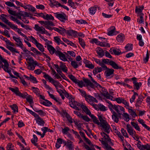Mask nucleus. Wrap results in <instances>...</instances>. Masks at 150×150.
<instances>
[{
	"label": "nucleus",
	"mask_w": 150,
	"mask_h": 150,
	"mask_svg": "<svg viewBox=\"0 0 150 150\" xmlns=\"http://www.w3.org/2000/svg\"><path fill=\"white\" fill-rule=\"evenodd\" d=\"M108 103L109 104V108L111 111H114L112 109V108H113L115 109L117 112H121V111H122L124 112H125V109L123 107L120 105H113L110 102H108Z\"/></svg>",
	"instance_id": "1"
},
{
	"label": "nucleus",
	"mask_w": 150,
	"mask_h": 150,
	"mask_svg": "<svg viewBox=\"0 0 150 150\" xmlns=\"http://www.w3.org/2000/svg\"><path fill=\"white\" fill-rule=\"evenodd\" d=\"M9 89L14 93L16 95L23 98H25L28 95L26 92H25L23 94L21 93L20 92L18 88L16 87L15 88V89L9 87Z\"/></svg>",
	"instance_id": "2"
},
{
	"label": "nucleus",
	"mask_w": 150,
	"mask_h": 150,
	"mask_svg": "<svg viewBox=\"0 0 150 150\" xmlns=\"http://www.w3.org/2000/svg\"><path fill=\"white\" fill-rule=\"evenodd\" d=\"M43 74H45L43 76L45 79H48L49 80L50 82H51L54 85L56 88H58L57 87L59 84H60L59 82L58 81L54 80V79L49 75L46 74L45 72H44Z\"/></svg>",
	"instance_id": "3"
},
{
	"label": "nucleus",
	"mask_w": 150,
	"mask_h": 150,
	"mask_svg": "<svg viewBox=\"0 0 150 150\" xmlns=\"http://www.w3.org/2000/svg\"><path fill=\"white\" fill-rule=\"evenodd\" d=\"M55 16L61 21L65 22L68 19V17L64 13H54Z\"/></svg>",
	"instance_id": "4"
},
{
	"label": "nucleus",
	"mask_w": 150,
	"mask_h": 150,
	"mask_svg": "<svg viewBox=\"0 0 150 150\" xmlns=\"http://www.w3.org/2000/svg\"><path fill=\"white\" fill-rule=\"evenodd\" d=\"M100 126L102 128V130L107 134H109L110 133L111 127L110 126L107 122H105V123H102L100 124Z\"/></svg>",
	"instance_id": "5"
},
{
	"label": "nucleus",
	"mask_w": 150,
	"mask_h": 150,
	"mask_svg": "<svg viewBox=\"0 0 150 150\" xmlns=\"http://www.w3.org/2000/svg\"><path fill=\"white\" fill-rule=\"evenodd\" d=\"M69 103L70 106L74 109L79 110H81L80 107L81 104L79 102L74 101H74H71L70 102H69Z\"/></svg>",
	"instance_id": "6"
},
{
	"label": "nucleus",
	"mask_w": 150,
	"mask_h": 150,
	"mask_svg": "<svg viewBox=\"0 0 150 150\" xmlns=\"http://www.w3.org/2000/svg\"><path fill=\"white\" fill-rule=\"evenodd\" d=\"M34 29L37 31L41 32L42 34H45L50 36V34L43 27H40L38 24L35 25Z\"/></svg>",
	"instance_id": "7"
},
{
	"label": "nucleus",
	"mask_w": 150,
	"mask_h": 150,
	"mask_svg": "<svg viewBox=\"0 0 150 150\" xmlns=\"http://www.w3.org/2000/svg\"><path fill=\"white\" fill-rule=\"evenodd\" d=\"M55 54L56 56H58L61 60L63 61H68L65 55L60 51L57 50L55 52Z\"/></svg>",
	"instance_id": "8"
},
{
	"label": "nucleus",
	"mask_w": 150,
	"mask_h": 150,
	"mask_svg": "<svg viewBox=\"0 0 150 150\" xmlns=\"http://www.w3.org/2000/svg\"><path fill=\"white\" fill-rule=\"evenodd\" d=\"M137 146L141 150H144L145 149L146 150H150V145L148 144L141 145V144H137Z\"/></svg>",
	"instance_id": "9"
},
{
	"label": "nucleus",
	"mask_w": 150,
	"mask_h": 150,
	"mask_svg": "<svg viewBox=\"0 0 150 150\" xmlns=\"http://www.w3.org/2000/svg\"><path fill=\"white\" fill-rule=\"evenodd\" d=\"M96 51L99 58H101L104 55V51L100 47H97L96 49Z\"/></svg>",
	"instance_id": "10"
},
{
	"label": "nucleus",
	"mask_w": 150,
	"mask_h": 150,
	"mask_svg": "<svg viewBox=\"0 0 150 150\" xmlns=\"http://www.w3.org/2000/svg\"><path fill=\"white\" fill-rule=\"evenodd\" d=\"M102 92L101 93L102 95L105 97H106V98L108 99H110L112 96H111L108 93L107 90L104 88H102V89L101 90Z\"/></svg>",
	"instance_id": "11"
},
{
	"label": "nucleus",
	"mask_w": 150,
	"mask_h": 150,
	"mask_svg": "<svg viewBox=\"0 0 150 150\" xmlns=\"http://www.w3.org/2000/svg\"><path fill=\"white\" fill-rule=\"evenodd\" d=\"M115 28L114 26H112L110 27L108 35L109 36H112L116 35L118 33L115 31Z\"/></svg>",
	"instance_id": "12"
},
{
	"label": "nucleus",
	"mask_w": 150,
	"mask_h": 150,
	"mask_svg": "<svg viewBox=\"0 0 150 150\" xmlns=\"http://www.w3.org/2000/svg\"><path fill=\"white\" fill-rule=\"evenodd\" d=\"M114 70L113 69L108 68L105 71V74L106 77H108L112 76L111 77H112V75L114 74Z\"/></svg>",
	"instance_id": "13"
},
{
	"label": "nucleus",
	"mask_w": 150,
	"mask_h": 150,
	"mask_svg": "<svg viewBox=\"0 0 150 150\" xmlns=\"http://www.w3.org/2000/svg\"><path fill=\"white\" fill-rule=\"evenodd\" d=\"M110 51V52H112V54L113 53L117 55H119L121 53L120 50L117 48L112 47L111 48Z\"/></svg>",
	"instance_id": "14"
},
{
	"label": "nucleus",
	"mask_w": 150,
	"mask_h": 150,
	"mask_svg": "<svg viewBox=\"0 0 150 150\" xmlns=\"http://www.w3.org/2000/svg\"><path fill=\"white\" fill-rule=\"evenodd\" d=\"M50 5L52 7H54V6H55L57 7H60L61 5V4L59 3L58 1H56L53 0H50Z\"/></svg>",
	"instance_id": "15"
},
{
	"label": "nucleus",
	"mask_w": 150,
	"mask_h": 150,
	"mask_svg": "<svg viewBox=\"0 0 150 150\" xmlns=\"http://www.w3.org/2000/svg\"><path fill=\"white\" fill-rule=\"evenodd\" d=\"M112 112V117L113 120L116 123H118L119 121V116L114 111H111Z\"/></svg>",
	"instance_id": "16"
},
{
	"label": "nucleus",
	"mask_w": 150,
	"mask_h": 150,
	"mask_svg": "<svg viewBox=\"0 0 150 150\" xmlns=\"http://www.w3.org/2000/svg\"><path fill=\"white\" fill-rule=\"evenodd\" d=\"M110 65L115 69H122V68L121 67L119 66L117 64L112 61L110 62Z\"/></svg>",
	"instance_id": "17"
},
{
	"label": "nucleus",
	"mask_w": 150,
	"mask_h": 150,
	"mask_svg": "<svg viewBox=\"0 0 150 150\" xmlns=\"http://www.w3.org/2000/svg\"><path fill=\"white\" fill-rule=\"evenodd\" d=\"M127 129L130 135L133 137L134 135V129L129 124L127 125Z\"/></svg>",
	"instance_id": "18"
},
{
	"label": "nucleus",
	"mask_w": 150,
	"mask_h": 150,
	"mask_svg": "<svg viewBox=\"0 0 150 150\" xmlns=\"http://www.w3.org/2000/svg\"><path fill=\"white\" fill-rule=\"evenodd\" d=\"M63 93L65 95V96L69 99L70 101H74V98L71 95L67 92L65 89H63Z\"/></svg>",
	"instance_id": "19"
},
{
	"label": "nucleus",
	"mask_w": 150,
	"mask_h": 150,
	"mask_svg": "<svg viewBox=\"0 0 150 150\" xmlns=\"http://www.w3.org/2000/svg\"><path fill=\"white\" fill-rule=\"evenodd\" d=\"M59 67L64 72H67L68 70L67 67H66L65 64L62 62H60Z\"/></svg>",
	"instance_id": "20"
},
{
	"label": "nucleus",
	"mask_w": 150,
	"mask_h": 150,
	"mask_svg": "<svg viewBox=\"0 0 150 150\" xmlns=\"http://www.w3.org/2000/svg\"><path fill=\"white\" fill-rule=\"evenodd\" d=\"M125 38V35L122 34H120L118 35L116 38L117 40L120 42H122L124 40Z\"/></svg>",
	"instance_id": "21"
},
{
	"label": "nucleus",
	"mask_w": 150,
	"mask_h": 150,
	"mask_svg": "<svg viewBox=\"0 0 150 150\" xmlns=\"http://www.w3.org/2000/svg\"><path fill=\"white\" fill-rule=\"evenodd\" d=\"M47 49L51 54L52 55L57 52L55 48L52 45H48L47 46Z\"/></svg>",
	"instance_id": "22"
},
{
	"label": "nucleus",
	"mask_w": 150,
	"mask_h": 150,
	"mask_svg": "<svg viewBox=\"0 0 150 150\" xmlns=\"http://www.w3.org/2000/svg\"><path fill=\"white\" fill-rule=\"evenodd\" d=\"M71 64L72 66L74 69H76L79 66L82 65L81 62H77L75 61H71Z\"/></svg>",
	"instance_id": "23"
},
{
	"label": "nucleus",
	"mask_w": 150,
	"mask_h": 150,
	"mask_svg": "<svg viewBox=\"0 0 150 150\" xmlns=\"http://www.w3.org/2000/svg\"><path fill=\"white\" fill-rule=\"evenodd\" d=\"M4 64L3 65L2 62L0 61V68H2L5 71L8 68L9 64L6 60V63H4Z\"/></svg>",
	"instance_id": "24"
},
{
	"label": "nucleus",
	"mask_w": 150,
	"mask_h": 150,
	"mask_svg": "<svg viewBox=\"0 0 150 150\" xmlns=\"http://www.w3.org/2000/svg\"><path fill=\"white\" fill-rule=\"evenodd\" d=\"M80 107L81 109L82 108L83 110L87 115H89L91 113L90 110L88 109L86 106L83 105V104H81Z\"/></svg>",
	"instance_id": "25"
},
{
	"label": "nucleus",
	"mask_w": 150,
	"mask_h": 150,
	"mask_svg": "<svg viewBox=\"0 0 150 150\" xmlns=\"http://www.w3.org/2000/svg\"><path fill=\"white\" fill-rule=\"evenodd\" d=\"M85 100L86 101H94L96 103H98V100L95 98L90 95H88L86 97V98Z\"/></svg>",
	"instance_id": "26"
},
{
	"label": "nucleus",
	"mask_w": 150,
	"mask_h": 150,
	"mask_svg": "<svg viewBox=\"0 0 150 150\" xmlns=\"http://www.w3.org/2000/svg\"><path fill=\"white\" fill-rule=\"evenodd\" d=\"M61 29H59V28H54L53 29L55 31L57 32L60 34L62 35L66 32V30L62 27L60 28Z\"/></svg>",
	"instance_id": "27"
},
{
	"label": "nucleus",
	"mask_w": 150,
	"mask_h": 150,
	"mask_svg": "<svg viewBox=\"0 0 150 150\" xmlns=\"http://www.w3.org/2000/svg\"><path fill=\"white\" fill-rule=\"evenodd\" d=\"M67 33L69 36H73L75 37L77 35V32L73 30H68Z\"/></svg>",
	"instance_id": "28"
},
{
	"label": "nucleus",
	"mask_w": 150,
	"mask_h": 150,
	"mask_svg": "<svg viewBox=\"0 0 150 150\" xmlns=\"http://www.w3.org/2000/svg\"><path fill=\"white\" fill-rule=\"evenodd\" d=\"M101 143L104 145L105 148L107 150H115L113 149L110 146L108 143L104 141H101Z\"/></svg>",
	"instance_id": "29"
},
{
	"label": "nucleus",
	"mask_w": 150,
	"mask_h": 150,
	"mask_svg": "<svg viewBox=\"0 0 150 150\" xmlns=\"http://www.w3.org/2000/svg\"><path fill=\"white\" fill-rule=\"evenodd\" d=\"M83 80L84 82L87 84V86H90L91 88H94V85L90 80L85 78L83 79Z\"/></svg>",
	"instance_id": "30"
},
{
	"label": "nucleus",
	"mask_w": 150,
	"mask_h": 150,
	"mask_svg": "<svg viewBox=\"0 0 150 150\" xmlns=\"http://www.w3.org/2000/svg\"><path fill=\"white\" fill-rule=\"evenodd\" d=\"M103 71L102 68L101 67H96L93 70V73L94 75L98 73L101 72Z\"/></svg>",
	"instance_id": "31"
},
{
	"label": "nucleus",
	"mask_w": 150,
	"mask_h": 150,
	"mask_svg": "<svg viewBox=\"0 0 150 150\" xmlns=\"http://www.w3.org/2000/svg\"><path fill=\"white\" fill-rule=\"evenodd\" d=\"M36 122L38 125L41 126H44L45 122L40 117H39L38 119L36 120Z\"/></svg>",
	"instance_id": "32"
},
{
	"label": "nucleus",
	"mask_w": 150,
	"mask_h": 150,
	"mask_svg": "<svg viewBox=\"0 0 150 150\" xmlns=\"http://www.w3.org/2000/svg\"><path fill=\"white\" fill-rule=\"evenodd\" d=\"M122 115L124 120L127 122H128L130 119L129 115L127 113L124 112L122 114Z\"/></svg>",
	"instance_id": "33"
},
{
	"label": "nucleus",
	"mask_w": 150,
	"mask_h": 150,
	"mask_svg": "<svg viewBox=\"0 0 150 150\" xmlns=\"http://www.w3.org/2000/svg\"><path fill=\"white\" fill-rule=\"evenodd\" d=\"M114 132L116 133V134L118 136L121 140L122 141H123L124 140V137L121 135L120 132H119L116 129H115L114 130Z\"/></svg>",
	"instance_id": "34"
},
{
	"label": "nucleus",
	"mask_w": 150,
	"mask_h": 150,
	"mask_svg": "<svg viewBox=\"0 0 150 150\" xmlns=\"http://www.w3.org/2000/svg\"><path fill=\"white\" fill-rule=\"evenodd\" d=\"M29 62H28V63H30L31 64H35V66H39V64L38 62L36 61H35L33 58L31 57L28 59Z\"/></svg>",
	"instance_id": "35"
},
{
	"label": "nucleus",
	"mask_w": 150,
	"mask_h": 150,
	"mask_svg": "<svg viewBox=\"0 0 150 150\" xmlns=\"http://www.w3.org/2000/svg\"><path fill=\"white\" fill-rule=\"evenodd\" d=\"M127 109L128 110L129 113L132 117H135L136 116H137V115L136 114L135 112L133 110L130 109L129 108H127Z\"/></svg>",
	"instance_id": "36"
},
{
	"label": "nucleus",
	"mask_w": 150,
	"mask_h": 150,
	"mask_svg": "<svg viewBox=\"0 0 150 150\" xmlns=\"http://www.w3.org/2000/svg\"><path fill=\"white\" fill-rule=\"evenodd\" d=\"M13 38L16 42H17V43L16 44V45L17 46H18V45H20V44H22V41H21L20 37L17 38L15 36H13Z\"/></svg>",
	"instance_id": "37"
},
{
	"label": "nucleus",
	"mask_w": 150,
	"mask_h": 150,
	"mask_svg": "<svg viewBox=\"0 0 150 150\" xmlns=\"http://www.w3.org/2000/svg\"><path fill=\"white\" fill-rule=\"evenodd\" d=\"M140 18H137V21L139 24H144V14H142L141 15H140Z\"/></svg>",
	"instance_id": "38"
},
{
	"label": "nucleus",
	"mask_w": 150,
	"mask_h": 150,
	"mask_svg": "<svg viewBox=\"0 0 150 150\" xmlns=\"http://www.w3.org/2000/svg\"><path fill=\"white\" fill-rule=\"evenodd\" d=\"M35 45L40 51L43 52L44 51V48L43 46L40 43L38 42Z\"/></svg>",
	"instance_id": "39"
},
{
	"label": "nucleus",
	"mask_w": 150,
	"mask_h": 150,
	"mask_svg": "<svg viewBox=\"0 0 150 150\" xmlns=\"http://www.w3.org/2000/svg\"><path fill=\"white\" fill-rule=\"evenodd\" d=\"M10 107L13 110L14 113H15L16 112H18V107L16 104H14L12 105H11Z\"/></svg>",
	"instance_id": "40"
},
{
	"label": "nucleus",
	"mask_w": 150,
	"mask_h": 150,
	"mask_svg": "<svg viewBox=\"0 0 150 150\" xmlns=\"http://www.w3.org/2000/svg\"><path fill=\"white\" fill-rule=\"evenodd\" d=\"M31 89L33 90V92L35 93L37 96L39 95L40 94V91L38 88L34 87H32Z\"/></svg>",
	"instance_id": "41"
},
{
	"label": "nucleus",
	"mask_w": 150,
	"mask_h": 150,
	"mask_svg": "<svg viewBox=\"0 0 150 150\" xmlns=\"http://www.w3.org/2000/svg\"><path fill=\"white\" fill-rule=\"evenodd\" d=\"M131 124L137 130L139 131H140V128L137 123H135L134 122H131Z\"/></svg>",
	"instance_id": "42"
},
{
	"label": "nucleus",
	"mask_w": 150,
	"mask_h": 150,
	"mask_svg": "<svg viewBox=\"0 0 150 150\" xmlns=\"http://www.w3.org/2000/svg\"><path fill=\"white\" fill-rule=\"evenodd\" d=\"M10 18L11 20L13 21L16 22V23L18 24H20L21 25V24L23 23H21L20 21H19L17 18H16L12 16H11Z\"/></svg>",
	"instance_id": "43"
},
{
	"label": "nucleus",
	"mask_w": 150,
	"mask_h": 150,
	"mask_svg": "<svg viewBox=\"0 0 150 150\" xmlns=\"http://www.w3.org/2000/svg\"><path fill=\"white\" fill-rule=\"evenodd\" d=\"M6 47L11 52L13 53L15 52L18 53H19V52L17 51L15 48H13L12 47L8 46Z\"/></svg>",
	"instance_id": "44"
},
{
	"label": "nucleus",
	"mask_w": 150,
	"mask_h": 150,
	"mask_svg": "<svg viewBox=\"0 0 150 150\" xmlns=\"http://www.w3.org/2000/svg\"><path fill=\"white\" fill-rule=\"evenodd\" d=\"M35 66L34 64L28 63V68L30 70H33L35 69Z\"/></svg>",
	"instance_id": "45"
},
{
	"label": "nucleus",
	"mask_w": 150,
	"mask_h": 150,
	"mask_svg": "<svg viewBox=\"0 0 150 150\" xmlns=\"http://www.w3.org/2000/svg\"><path fill=\"white\" fill-rule=\"evenodd\" d=\"M90 13L91 15H93L95 13L96 11V8L95 7H92L89 9Z\"/></svg>",
	"instance_id": "46"
},
{
	"label": "nucleus",
	"mask_w": 150,
	"mask_h": 150,
	"mask_svg": "<svg viewBox=\"0 0 150 150\" xmlns=\"http://www.w3.org/2000/svg\"><path fill=\"white\" fill-rule=\"evenodd\" d=\"M132 44H128L125 47V48L127 51L131 50H132Z\"/></svg>",
	"instance_id": "47"
},
{
	"label": "nucleus",
	"mask_w": 150,
	"mask_h": 150,
	"mask_svg": "<svg viewBox=\"0 0 150 150\" xmlns=\"http://www.w3.org/2000/svg\"><path fill=\"white\" fill-rule=\"evenodd\" d=\"M42 103L43 105L47 106H50L52 104L50 101L46 99Z\"/></svg>",
	"instance_id": "48"
},
{
	"label": "nucleus",
	"mask_w": 150,
	"mask_h": 150,
	"mask_svg": "<svg viewBox=\"0 0 150 150\" xmlns=\"http://www.w3.org/2000/svg\"><path fill=\"white\" fill-rule=\"evenodd\" d=\"M99 110L101 111H105L107 110L106 108L103 105L100 104H98Z\"/></svg>",
	"instance_id": "49"
},
{
	"label": "nucleus",
	"mask_w": 150,
	"mask_h": 150,
	"mask_svg": "<svg viewBox=\"0 0 150 150\" xmlns=\"http://www.w3.org/2000/svg\"><path fill=\"white\" fill-rule=\"evenodd\" d=\"M68 76L74 82V83H77V79L73 75L69 74L68 75Z\"/></svg>",
	"instance_id": "50"
},
{
	"label": "nucleus",
	"mask_w": 150,
	"mask_h": 150,
	"mask_svg": "<svg viewBox=\"0 0 150 150\" xmlns=\"http://www.w3.org/2000/svg\"><path fill=\"white\" fill-rule=\"evenodd\" d=\"M8 25L10 26L11 28L15 30H16H16L18 29V28H17V26H16L14 24H12L11 22L9 23Z\"/></svg>",
	"instance_id": "51"
},
{
	"label": "nucleus",
	"mask_w": 150,
	"mask_h": 150,
	"mask_svg": "<svg viewBox=\"0 0 150 150\" xmlns=\"http://www.w3.org/2000/svg\"><path fill=\"white\" fill-rule=\"evenodd\" d=\"M48 128L46 127H43L41 128V130L43 132L42 138H43L45 135V133L47 131Z\"/></svg>",
	"instance_id": "52"
},
{
	"label": "nucleus",
	"mask_w": 150,
	"mask_h": 150,
	"mask_svg": "<svg viewBox=\"0 0 150 150\" xmlns=\"http://www.w3.org/2000/svg\"><path fill=\"white\" fill-rule=\"evenodd\" d=\"M0 19H1L3 22L7 25L10 22L5 17L1 15L0 16Z\"/></svg>",
	"instance_id": "53"
},
{
	"label": "nucleus",
	"mask_w": 150,
	"mask_h": 150,
	"mask_svg": "<svg viewBox=\"0 0 150 150\" xmlns=\"http://www.w3.org/2000/svg\"><path fill=\"white\" fill-rule=\"evenodd\" d=\"M45 19L48 20H53L54 18L51 15L47 14L45 15Z\"/></svg>",
	"instance_id": "54"
},
{
	"label": "nucleus",
	"mask_w": 150,
	"mask_h": 150,
	"mask_svg": "<svg viewBox=\"0 0 150 150\" xmlns=\"http://www.w3.org/2000/svg\"><path fill=\"white\" fill-rule=\"evenodd\" d=\"M79 42L81 47L84 48L85 47V44L84 40L81 38H79Z\"/></svg>",
	"instance_id": "55"
},
{
	"label": "nucleus",
	"mask_w": 150,
	"mask_h": 150,
	"mask_svg": "<svg viewBox=\"0 0 150 150\" xmlns=\"http://www.w3.org/2000/svg\"><path fill=\"white\" fill-rule=\"evenodd\" d=\"M30 80L32 82L34 83H38V81H37L36 78L34 77L33 76H32L31 74L30 75Z\"/></svg>",
	"instance_id": "56"
},
{
	"label": "nucleus",
	"mask_w": 150,
	"mask_h": 150,
	"mask_svg": "<svg viewBox=\"0 0 150 150\" xmlns=\"http://www.w3.org/2000/svg\"><path fill=\"white\" fill-rule=\"evenodd\" d=\"M72 143V142L71 141L67 142V144L66 146L69 150H72L73 149Z\"/></svg>",
	"instance_id": "57"
},
{
	"label": "nucleus",
	"mask_w": 150,
	"mask_h": 150,
	"mask_svg": "<svg viewBox=\"0 0 150 150\" xmlns=\"http://www.w3.org/2000/svg\"><path fill=\"white\" fill-rule=\"evenodd\" d=\"M102 61L99 64L100 66L101 67V68H102L103 70H105L108 69L107 67L105 64Z\"/></svg>",
	"instance_id": "58"
},
{
	"label": "nucleus",
	"mask_w": 150,
	"mask_h": 150,
	"mask_svg": "<svg viewBox=\"0 0 150 150\" xmlns=\"http://www.w3.org/2000/svg\"><path fill=\"white\" fill-rule=\"evenodd\" d=\"M98 45H99L101 47H110V45L108 43L105 42H100Z\"/></svg>",
	"instance_id": "59"
},
{
	"label": "nucleus",
	"mask_w": 150,
	"mask_h": 150,
	"mask_svg": "<svg viewBox=\"0 0 150 150\" xmlns=\"http://www.w3.org/2000/svg\"><path fill=\"white\" fill-rule=\"evenodd\" d=\"M69 130V128L68 127H66L62 129V132L63 134H67L68 132V131Z\"/></svg>",
	"instance_id": "60"
},
{
	"label": "nucleus",
	"mask_w": 150,
	"mask_h": 150,
	"mask_svg": "<svg viewBox=\"0 0 150 150\" xmlns=\"http://www.w3.org/2000/svg\"><path fill=\"white\" fill-rule=\"evenodd\" d=\"M78 90L81 93V95L83 96L85 99L86 98V97L88 95L86 94V92L83 90H82L80 89H78Z\"/></svg>",
	"instance_id": "61"
},
{
	"label": "nucleus",
	"mask_w": 150,
	"mask_h": 150,
	"mask_svg": "<svg viewBox=\"0 0 150 150\" xmlns=\"http://www.w3.org/2000/svg\"><path fill=\"white\" fill-rule=\"evenodd\" d=\"M54 39L58 45L60 44V43L62 41L58 37H54Z\"/></svg>",
	"instance_id": "62"
},
{
	"label": "nucleus",
	"mask_w": 150,
	"mask_h": 150,
	"mask_svg": "<svg viewBox=\"0 0 150 150\" xmlns=\"http://www.w3.org/2000/svg\"><path fill=\"white\" fill-rule=\"evenodd\" d=\"M85 67L90 69H93L94 68V65L92 64L87 63L85 64Z\"/></svg>",
	"instance_id": "63"
},
{
	"label": "nucleus",
	"mask_w": 150,
	"mask_h": 150,
	"mask_svg": "<svg viewBox=\"0 0 150 150\" xmlns=\"http://www.w3.org/2000/svg\"><path fill=\"white\" fill-rule=\"evenodd\" d=\"M66 117L69 123H73V121L71 116L67 113L66 114Z\"/></svg>",
	"instance_id": "64"
}]
</instances>
